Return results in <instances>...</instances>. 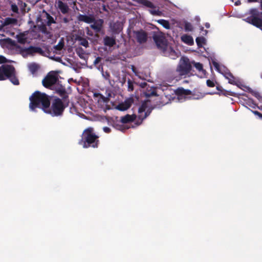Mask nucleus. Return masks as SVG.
<instances>
[{
    "instance_id": "1",
    "label": "nucleus",
    "mask_w": 262,
    "mask_h": 262,
    "mask_svg": "<svg viewBox=\"0 0 262 262\" xmlns=\"http://www.w3.org/2000/svg\"><path fill=\"white\" fill-rule=\"evenodd\" d=\"M29 99V108L31 111H35V108H40L44 112L52 116H61L66 107L61 99L55 98L52 102L51 108H49L50 102L48 96L38 91L34 93Z\"/></svg>"
},
{
    "instance_id": "2",
    "label": "nucleus",
    "mask_w": 262,
    "mask_h": 262,
    "mask_svg": "<svg viewBox=\"0 0 262 262\" xmlns=\"http://www.w3.org/2000/svg\"><path fill=\"white\" fill-rule=\"evenodd\" d=\"M45 15L47 19L46 24H44L43 23H42L41 25L38 24L37 26H34L33 28L30 29L29 30L17 35V38L19 42L24 43L27 42L28 39L37 38L39 36V32L47 35L50 34L47 31L46 25L49 26L51 24L54 23L55 21L53 18L49 14L46 12Z\"/></svg>"
},
{
    "instance_id": "3",
    "label": "nucleus",
    "mask_w": 262,
    "mask_h": 262,
    "mask_svg": "<svg viewBox=\"0 0 262 262\" xmlns=\"http://www.w3.org/2000/svg\"><path fill=\"white\" fill-rule=\"evenodd\" d=\"M161 89L162 91H165L164 93L165 96L170 100H172L176 102H183L187 99H200L203 98L205 95L203 93L197 92L193 94L191 96L189 97L188 95L190 93V91L188 90L183 89H178L177 91H174L166 86H161Z\"/></svg>"
},
{
    "instance_id": "4",
    "label": "nucleus",
    "mask_w": 262,
    "mask_h": 262,
    "mask_svg": "<svg viewBox=\"0 0 262 262\" xmlns=\"http://www.w3.org/2000/svg\"><path fill=\"white\" fill-rule=\"evenodd\" d=\"M152 37L157 48L162 52L164 56H168L173 59H176L179 57V53L176 52L168 45L167 41L162 33H155Z\"/></svg>"
},
{
    "instance_id": "5",
    "label": "nucleus",
    "mask_w": 262,
    "mask_h": 262,
    "mask_svg": "<svg viewBox=\"0 0 262 262\" xmlns=\"http://www.w3.org/2000/svg\"><path fill=\"white\" fill-rule=\"evenodd\" d=\"M192 70V62L185 56L182 57L177 67L176 72L169 74V77L172 80L179 81L182 77L189 75Z\"/></svg>"
},
{
    "instance_id": "6",
    "label": "nucleus",
    "mask_w": 262,
    "mask_h": 262,
    "mask_svg": "<svg viewBox=\"0 0 262 262\" xmlns=\"http://www.w3.org/2000/svg\"><path fill=\"white\" fill-rule=\"evenodd\" d=\"M150 112L151 110L149 108L148 103L147 102H143L138 108V115H127L121 118V122L122 123H125L132 121L136 125H139L149 115Z\"/></svg>"
},
{
    "instance_id": "7",
    "label": "nucleus",
    "mask_w": 262,
    "mask_h": 262,
    "mask_svg": "<svg viewBox=\"0 0 262 262\" xmlns=\"http://www.w3.org/2000/svg\"><path fill=\"white\" fill-rule=\"evenodd\" d=\"M212 64L215 70L223 74L224 77L228 80L229 83L235 85L245 91L249 90V88L244 86L238 79L235 78L230 72H228L225 67L220 65L215 61H212Z\"/></svg>"
},
{
    "instance_id": "8",
    "label": "nucleus",
    "mask_w": 262,
    "mask_h": 262,
    "mask_svg": "<svg viewBox=\"0 0 262 262\" xmlns=\"http://www.w3.org/2000/svg\"><path fill=\"white\" fill-rule=\"evenodd\" d=\"M98 138L94 133V129L89 127L83 132L82 139L79 142V144L82 145L84 148L92 146L94 148L97 147Z\"/></svg>"
},
{
    "instance_id": "9",
    "label": "nucleus",
    "mask_w": 262,
    "mask_h": 262,
    "mask_svg": "<svg viewBox=\"0 0 262 262\" xmlns=\"http://www.w3.org/2000/svg\"><path fill=\"white\" fill-rule=\"evenodd\" d=\"M6 78H8L14 85L19 84L18 79L15 76L14 68L8 64L0 67V80H4Z\"/></svg>"
},
{
    "instance_id": "10",
    "label": "nucleus",
    "mask_w": 262,
    "mask_h": 262,
    "mask_svg": "<svg viewBox=\"0 0 262 262\" xmlns=\"http://www.w3.org/2000/svg\"><path fill=\"white\" fill-rule=\"evenodd\" d=\"M249 13L250 16L244 20L262 30V12L256 9H252L250 10Z\"/></svg>"
},
{
    "instance_id": "11",
    "label": "nucleus",
    "mask_w": 262,
    "mask_h": 262,
    "mask_svg": "<svg viewBox=\"0 0 262 262\" xmlns=\"http://www.w3.org/2000/svg\"><path fill=\"white\" fill-rule=\"evenodd\" d=\"M58 79V75L57 72L51 71L49 72L46 77L42 80L43 85L48 88H51L55 84Z\"/></svg>"
},
{
    "instance_id": "12",
    "label": "nucleus",
    "mask_w": 262,
    "mask_h": 262,
    "mask_svg": "<svg viewBox=\"0 0 262 262\" xmlns=\"http://www.w3.org/2000/svg\"><path fill=\"white\" fill-rule=\"evenodd\" d=\"M19 51L21 55L24 57L32 56L35 53L41 54L42 50L40 48L30 47L26 48H19Z\"/></svg>"
},
{
    "instance_id": "13",
    "label": "nucleus",
    "mask_w": 262,
    "mask_h": 262,
    "mask_svg": "<svg viewBox=\"0 0 262 262\" xmlns=\"http://www.w3.org/2000/svg\"><path fill=\"white\" fill-rule=\"evenodd\" d=\"M133 37L140 43L145 42L147 40V33L144 30L141 29L133 31Z\"/></svg>"
},
{
    "instance_id": "14",
    "label": "nucleus",
    "mask_w": 262,
    "mask_h": 262,
    "mask_svg": "<svg viewBox=\"0 0 262 262\" xmlns=\"http://www.w3.org/2000/svg\"><path fill=\"white\" fill-rule=\"evenodd\" d=\"M133 103V98H128L123 102L119 103L117 106H116L115 108L121 111H124L129 108Z\"/></svg>"
},
{
    "instance_id": "15",
    "label": "nucleus",
    "mask_w": 262,
    "mask_h": 262,
    "mask_svg": "<svg viewBox=\"0 0 262 262\" xmlns=\"http://www.w3.org/2000/svg\"><path fill=\"white\" fill-rule=\"evenodd\" d=\"M94 99L98 103V105L103 107L107 102V98L99 93L94 94Z\"/></svg>"
},
{
    "instance_id": "16",
    "label": "nucleus",
    "mask_w": 262,
    "mask_h": 262,
    "mask_svg": "<svg viewBox=\"0 0 262 262\" xmlns=\"http://www.w3.org/2000/svg\"><path fill=\"white\" fill-rule=\"evenodd\" d=\"M192 64H193L194 67L199 72V76L201 78H203L206 75V71L203 69L202 64L200 62H195L194 61L192 62Z\"/></svg>"
},
{
    "instance_id": "17",
    "label": "nucleus",
    "mask_w": 262,
    "mask_h": 262,
    "mask_svg": "<svg viewBox=\"0 0 262 262\" xmlns=\"http://www.w3.org/2000/svg\"><path fill=\"white\" fill-rule=\"evenodd\" d=\"M78 20L88 24H91L94 21V18L90 15L80 14L78 16Z\"/></svg>"
},
{
    "instance_id": "18",
    "label": "nucleus",
    "mask_w": 262,
    "mask_h": 262,
    "mask_svg": "<svg viewBox=\"0 0 262 262\" xmlns=\"http://www.w3.org/2000/svg\"><path fill=\"white\" fill-rule=\"evenodd\" d=\"M56 4L58 9L63 14H66L68 12L69 9L67 4L63 3L61 1H58Z\"/></svg>"
},
{
    "instance_id": "19",
    "label": "nucleus",
    "mask_w": 262,
    "mask_h": 262,
    "mask_svg": "<svg viewBox=\"0 0 262 262\" xmlns=\"http://www.w3.org/2000/svg\"><path fill=\"white\" fill-rule=\"evenodd\" d=\"M103 23V21L102 19H99L96 21L94 20L92 23L93 24L91 25V27L96 32H99L101 29Z\"/></svg>"
},
{
    "instance_id": "20",
    "label": "nucleus",
    "mask_w": 262,
    "mask_h": 262,
    "mask_svg": "<svg viewBox=\"0 0 262 262\" xmlns=\"http://www.w3.org/2000/svg\"><path fill=\"white\" fill-rule=\"evenodd\" d=\"M181 39L183 42L189 46H191L194 43L193 38L191 36L187 34L183 35L181 37Z\"/></svg>"
},
{
    "instance_id": "21",
    "label": "nucleus",
    "mask_w": 262,
    "mask_h": 262,
    "mask_svg": "<svg viewBox=\"0 0 262 262\" xmlns=\"http://www.w3.org/2000/svg\"><path fill=\"white\" fill-rule=\"evenodd\" d=\"M103 41L104 45L110 47H112L116 44V40L113 37L106 36L104 38Z\"/></svg>"
},
{
    "instance_id": "22",
    "label": "nucleus",
    "mask_w": 262,
    "mask_h": 262,
    "mask_svg": "<svg viewBox=\"0 0 262 262\" xmlns=\"http://www.w3.org/2000/svg\"><path fill=\"white\" fill-rule=\"evenodd\" d=\"M13 19L10 18H7L4 21L0 20L1 25L0 26V31L4 30L7 28V25L11 24L13 21Z\"/></svg>"
},
{
    "instance_id": "23",
    "label": "nucleus",
    "mask_w": 262,
    "mask_h": 262,
    "mask_svg": "<svg viewBox=\"0 0 262 262\" xmlns=\"http://www.w3.org/2000/svg\"><path fill=\"white\" fill-rule=\"evenodd\" d=\"M11 43V40L8 39H0V45L3 48H9Z\"/></svg>"
},
{
    "instance_id": "24",
    "label": "nucleus",
    "mask_w": 262,
    "mask_h": 262,
    "mask_svg": "<svg viewBox=\"0 0 262 262\" xmlns=\"http://www.w3.org/2000/svg\"><path fill=\"white\" fill-rule=\"evenodd\" d=\"M28 68L32 74H34L38 70L39 66L36 63H31L28 64Z\"/></svg>"
},
{
    "instance_id": "25",
    "label": "nucleus",
    "mask_w": 262,
    "mask_h": 262,
    "mask_svg": "<svg viewBox=\"0 0 262 262\" xmlns=\"http://www.w3.org/2000/svg\"><path fill=\"white\" fill-rule=\"evenodd\" d=\"M157 22L166 29H169L170 28V24L168 20L161 19L158 20Z\"/></svg>"
},
{
    "instance_id": "26",
    "label": "nucleus",
    "mask_w": 262,
    "mask_h": 262,
    "mask_svg": "<svg viewBox=\"0 0 262 262\" xmlns=\"http://www.w3.org/2000/svg\"><path fill=\"white\" fill-rule=\"evenodd\" d=\"M196 42L199 48L203 47L206 42V39L204 37H199L196 38Z\"/></svg>"
},
{
    "instance_id": "27",
    "label": "nucleus",
    "mask_w": 262,
    "mask_h": 262,
    "mask_svg": "<svg viewBox=\"0 0 262 262\" xmlns=\"http://www.w3.org/2000/svg\"><path fill=\"white\" fill-rule=\"evenodd\" d=\"M76 51L80 58L84 59L85 58V53L81 48H77Z\"/></svg>"
},
{
    "instance_id": "28",
    "label": "nucleus",
    "mask_w": 262,
    "mask_h": 262,
    "mask_svg": "<svg viewBox=\"0 0 262 262\" xmlns=\"http://www.w3.org/2000/svg\"><path fill=\"white\" fill-rule=\"evenodd\" d=\"M151 9L149 10V12L154 15L161 16L162 14V12L159 10V9H157L154 6V8H151Z\"/></svg>"
},
{
    "instance_id": "29",
    "label": "nucleus",
    "mask_w": 262,
    "mask_h": 262,
    "mask_svg": "<svg viewBox=\"0 0 262 262\" xmlns=\"http://www.w3.org/2000/svg\"><path fill=\"white\" fill-rule=\"evenodd\" d=\"M140 3L143 5L148 7V8H154V4L150 1L147 0H141Z\"/></svg>"
},
{
    "instance_id": "30",
    "label": "nucleus",
    "mask_w": 262,
    "mask_h": 262,
    "mask_svg": "<svg viewBox=\"0 0 262 262\" xmlns=\"http://www.w3.org/2000/svg\"><path fill=\"white\" fill-rule=\"evenodd\" d=\"M184 27L185 31L187 32L191 31L193 30V27L192 25L190 23L187 21L184 23Z\"/></svg>"
},
{
    "instance_id": "31",
    "label": "nucleus",
    "mask_w": 262,
    "mask_h": 262,
    "mask_svg": "<svg viewBox=\"0 0 262 262\" xmlns=\"http://www.w3.org/2000/svg\"><path fill=\"white\" fill-rule=\"evenodd\" d=\"M101 74H102V76H103V77L106 79V80H109V79H110V74L107 72H104L103 70V68L101 67Z\"/></svg>"
},
{
    "instance_id": "32",
    "label": "nucleus",
    "mask_w": 262,
    "mask_h": 262,
    "mask_svg": "<svg viewBox=\"0 0 262 262\" xmlns=\"http://www.w3.org/2000/svg\"><path fill=\"white\" fill-rule=\"evenodd\" d=\"M80 45L86 48L89 46V42L86 39L84 38H81L80 39Z\"/></svg>"
},
{
    "instance_id": "33",
    "label": "nucleus",
    "mask_w": 262,
    "mask_h": 262,
    "mask_svg": "<svg viewBox=\"0 0 262 262\" xmlns=\"http://www.w3.org/2000/svg\"><path fill=\"white\" fill-rule=\"evenodd\" d=\"M63 46H64L63 43L60 42L58 43V45H57L56 46H55L54 47V48L56 50L60 51V50H61L63 48Z\"/></svg>"
},
{
    "instance_id": "34",
    "label": "nucleus",
    "mask_w": 262,
    "mask_h": 262,
    "mask_svg": "<svg viewBox=\"0 0 262 262\" xmlns=\"http://www.w3.org/2000/svg\"><path fill=\"white\" fill-rule=\"evenodd\" d=\"M248 104L250 106L252 107L253 108H255L257 107L256 104L253 102V100L250 99H249Z\"/></svg>"
},
{
    "instance_id": "35",
    "label": "nucleus",
    "mask_w": 262,
    "mask_h": 262,
    "mask_svg": "<svg viewBox=\"0 0 262 262\" xmlns=\"http://www.w3.org/2000/svg\"><path fill=\"white\" fill-rule=\"evenodd\" d=\"M116 25H117V26H120V24H114V26H113L112 25L111 26V27L112 28V30H113V31L115 32H119L120 31V28L119 27H117V28H115V26Z\"/></svg>"
},
{
    "instance_id": "36",
    "label": "nucleus",
    "mask_w": 262,
    "mask_h": 262,
    "mask_svg": "<svg viewBox=\"0 0 262 262\" xmlns=\"http://www.w3.org/2000/svg\"><path fill=\"white\" fill-rule=\"evenodd\" d=\"M8 62H10V61H8L4 56L0 55V63H4Z\"/></svg>"
},
{
    "instance_id": "37",
    "label": "nucleus",
    "mask_w": 262,
    "mask_h": 262,
    "mask_svg": "<svg viewBox=\"0 0 262 262\" xmlns=\"http://www.w3.org/2000/svg\"><path fill=\"white\" fill-rule=\"evenodd\" d=\"M206 83L209 87H213L215 85L214 81L209 79L207 80Z\"/></svg>"
},
{
    "instance_id": "38",
    "label": "nucleus",
    "mask_w": 262,
    "mask_h": 262,
    "mask_svg": "<svg viewBox=\"0 0 262 262\" xmlns=\"http://www.w3.org/2000/svg\"><path fill=\"white\" fill-rule=\"evenodd\" d=\"M11 9L13 12L17 13L18 12V8L17 6L15 4H11Z\"/></svg>"
},
{
    "instance_id": "39",
    "label": "nucleus",
    "mask_w": 262,
    "mask_h": 262,
    "mask_svg": "<svg viewBox=\"0 0 262 262\" xmlns=\"http://www.w3.org/2000/svg\"><path fill=\"white\" fill-rule=\"evenodd\" d=\"M253 95L256 97L259 100H260L261 97L260 96L259 94L257 92H253Z\"/></svg>"
},
{
    "instance_id": "40",
    "label": "nucleus",
    "mask_w": 262,
    "mask_h": 262,
    "mask_svg": "<svg viewBox=\"0 0 262 262\" xmlns=\"http://www.w3.org/2000/svg\"><path fill=\"white\" fill-rule=\"evenodd\" d=\"M101 57H97L94 61V64L95 65L97 64L101 61Z\"/></svg>"
},
{
    "instance_id": "41",
    "label": "nucleus",
    "mask_w": 262,
    "mask_h": 262,
    "mask_svg": "<svg viewBox=\"0 0 262 262\" xmlns=\"http://www.w3.org/2000/svg\"><path fill=\"white\" fill-rule=\"evenodd\" d=\"M103 130L106 133H110L111 132L110 128H109L108 127H104L103 128Z\"/></svg>"
},
{
    "instance_id": "42",
    "label": "nucleus",
    "mask_w": 262,
    "mask_h": 262,
    "mask_svg": "<svg viewBox=\"0 0 262 262\" xmlns=\"http://www.w3.org/2000/svg\"><path fill=\"white\" fill-rule=\"evenodd\" d=\"M234 3L235 5L238 6L241 4L240 0H232Z\"/></svg>"
},
{
    "instance_id": "43",
    "label": "nucleus",
    "mask_w": 262,
    "mask_h": 262,
    "mask_svg": "<svg viewBox=\"0 0 262 262\" xmlns=\"http://www.w3.org/2000/svg\"><path fill=\"white\" fill-rule=\"evenodd\" d=\"M132 70H133V72L136 74V75L139 76L138 73L136 71L135 68L134 66H132Z\"/></svg>"
},
{
    "instance_id": "44",
    "label": "nucleus",
    "mask_w": 262,
    "mask_h": 262,
    "mask_svg": "<svg viewBox=\"0 0 262 262\" xmlns=\"http://www.w3.org/2000/svg\"><path fill=\"white\" fill-rule=\"evenodd\" d=\"M205 25L207 28H209L210 27V24L208 23H206Z\"/></svg>"
},
{
    "instance_id": "45",
    "label": "nucleus",
    "mask_w": 262,
    "mask_h": 262,
    "mask_svg": "<svg viewBox=\"0 0 262 262\" xmlns=\"http://www.w3.org/2000/svg\"><path fill=\"white\" fill-rule=\"evenodd\" d=\"M201 30L205 32V34H206L207 33L208 31L207 30H203V27H201Z\"/></svg>"
},
{
    "instance_id": "46",
    "label": "nucleus",
    "mask_w": 262,
    "mask_h": 262,
    "mask_svg": "<svg viewBox=\"0 0 262 262\" xmlns=\"http://www.w3.org/2000/svg\"><path fill=\"white\" fill-rule=\"evenodd\" d=\"M253 113L256 115H260V113L257 111L253 112Z\"/></svg>"
},
{
    "instance_id": "47",
    "label": "nucleus",
    "mask_w": 262,
    "mask_h": 262,
    "mask_svg": "<svg viewBox=\"0 0 262 262\" xmlns=\"http://www.w3.org/2000/svg\"><path fill=\"white\" fill-rule=\"evenodd\" d=\"M101 67H102V66H99L98 67V69L101 72Z\"/></svg>"
},
{
    "instance_id": "48",
    "label": "nucleus",
    "mask_w": 262,
    "mask_h": 262,
    "mask_svg": "<svg viewBox=\"0 0 262 262\" xmlns=\"http://www.w3.org/2000/svg\"><path fill=\"white\" fill-rule=\"evenodd\" d=\"M249 2H256L257 0H247Z\"/></svg>"
},
{
    "instance_id": "49",
    "label": "nucleus",
    "mask_w": 262,
    "mask_h": 262,
    "mask_svg": "<svg viewBox=\"0 0 262 262\" xmlns=\"http://www.w3.org/2000/svg\"><path fill=\"white\" fill-rule=\"evenodd\" d=\"M118 129H122L121 128H117Z\"/></svg>"
},
{
    "instance_id": "50",
    "label": "nucleus",
    "mask_w": 262,
    "mask_h": 262,
    "mask_svg": "<svg viewBox=\"0 0 262 262\" xmlns=\"http://www.w3.org/2000/svg\"><path fill=\"white\" fill-rule=\"evenodd\" d=\"M261 9H262V2H261Z\"/></svg>"
}]
</instances>
